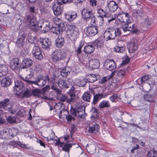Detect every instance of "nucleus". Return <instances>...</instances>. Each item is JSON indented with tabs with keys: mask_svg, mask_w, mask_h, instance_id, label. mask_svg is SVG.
I'll return each mask as SVG.
<instances>
[{
	"mask_svg": "<svg viewBox=\"0 0 157 157\" xmlns=\"http://www.w3.org/2000/svg\"><path fill=\"white\" fill-rule=\"evenodd\" d=\"M56 46L58 48H61L64 44V38L61 36H59L55 41Z\"/></svg>",
	"mask_w": 157,
	"mask_h": 157,
	"instance_id": "obj_28",
	"label": "nucleus"
},
{
	"mask_svg": "<svg viewBox=\"0 0 157 157\" xmlns=\"http://www.w3.org/2000/svg\"><path fill=\"white\" fill-rule=\"evenodd\" d=\"M72 147V144H64L63 148V150L67 152L69 150L70 147Z\"/></svg>",
	"mask_w": 157,
	"mask_h": 157,
	"instance_id": "obj_53",
	"label": "nucleus"
},
{
	"mask_svg": "<svg viewBox=\"0 0 157 157\" xmlns=\"http://www.w3.org/2000/svg\"><path fill=\"white\" fill-rule=\"evenodd\" d=\"M67 93L69 94L70 98H69L68 97H67L66 96L64 95H61L59 99L61 101H66L67 102L71 104L73 103L75 101L74 97L75 96V88L72 86H71L70 89L69 90V91Z\"/></svg>",
	"mask_w": 157,
	"mask_h": 157,
	"instance_id": "obj_4",
	"label": "nucleus"
},
{
	"mask_svg": "<svg viewBox=\"0 0 157 157\" xmlns=\"http://www.w3.org/2000/svg\"><path fill=\"white\" fill-rule=\"evenodd\" d=\"M72 1V0H57V2L56 3L60 5H62L66 3L71 2Z\"/></svg>",
	"mask_w": 157,
	"mask_h": 157,
	"instance_id": "obj_54",
	"label": "nucleus"
},
{
	"mask_svg": "<svg viewBox=\"0 0 157 157\" xmlns=\"http://www.w3.org/2000/svg\"><path fill=\"white\" fill-rule=\"evenodd\" d=\"M113 72L114 75H115L117 78H122L126 73L125 70H120L117 71H114Z\"/></svg>",
	"mask_w": 157,
	"mask_h": 157,
	"instance_id": "obj_33",
	"label": "nucleus"
},
{
	"mask_svg": "<svg viewBox=\"0 0 157 157\" xmlns=\"http://www.w3.org/2000/svg\"><path fill=\"white\" fill-rule=\"evenodd\" d=\"M32 52L33 55L36 59L40 60L43 58L41 51L38 46H34Z\"/></svg>",
	"mask_w": 157,
	"mask_h": 157,
	"instance_id": "obj_13",
	"label": "nucleus"
},
{
	"mask_svg": "<svg viewBox=\"0 0 157 157\" xmlns=\"http://www.w3.org/2000/svg\"><path fill=\"white\" fill-rule=\"evenodd\" d=\"M10 67L12 70H17L20 68L19 59L17 58L13 59L10 62Z\"/></svg>",
	"mask_w": 157,
	"mask_h": 157,
	"instance_id": "obj_23",
	"label": "nucleus"
},
{
	"mask_svg": "<svg viewBox=\"0 0 157 157\" xmlns=\"http://www.w3.org/2000/svg\"><path fill=\"white\" fill-rule=\"evenodd\" d=\"M85 106L81 105L78 107L77 109H73L71 110V113L81 118H84L85 117Z\"/></svg>",
	"mask_w": 157,
	"mask_h": 157,
	"instance_id": "obj_10",
	"label": "nucleus"
},
{
	"mask_svg": "<svg viewBox=\"0 0 157 157\" xmlns=\"http://www.w3.org/2000/svg\"><path fill=\"white\" fill-rule=\"evenodd\" d=\"M67 33L69 39L72 41H75L78 37L80 32L74 25L68 24L67 25Z\"/></svg>",
	"mask_w": 157,
	"mask_h": 157,
	"instance_id": "obj_2",
	"label": "nucleus"
},
{
	"mask_svg": "<svg viewBox=\"0 0 157 157\" xmlns=\"http://www.w3.org/2000/svg\"><path fill=\"white\" fill-rule=\"evenodd\" d=\"M117 18L121 22L125 23L130 24L133 21L132 17L127 13L122 12L118 14Z\"/></svg>",
	"mask_w": 157,
	"mask_h": 157,
	"instance_id": "obj_6",
	"label": "nucleus"
},
{
	"mask_svg": "<svg viewBox=\"0 0 157 157\" xmlns=\"http://www.w3.org/2000/svg\"><path fill=\"white\" fill-rule=\"evenodd\" d=\"M91 96L90 93L86 92L84 94L82 98L84 101L89 102L90 100Z\"/></svg>",
	"mask_w": 157,
	"mask_h": 157,
	"instance_id": "obj_44",
	"label": "nucleus"
},
{
	"mask_svg": "<svg viewBox=\"0 0 157 157\" xmlns=\"http://www.w3.org/2000/svg\"><path fill=\"white\" fill-rule=\"evenodd\" d=\"M47 80L49 81V78L48 75L44 76L40 75L36 77L35 81L33 82V84L43 86L46 84Z\"/></svg>",
	"mask_w": 157,
	"mask_h": 157,
	"instance_id": "obj_9",
	"label": "nucleus"
},
{
	"mask_svg": "<svg viewBox=\"0 0 157 157\" xmlns=\"http://www.w3.org/2000/svg\"><path fill=\"white\" fill-rule=\"evenodd\" d=\"M31 111V109L29 110V112H26L23 109H21L17 113V115L20 117H25L26 116L27 114H29V119L31 120L32 118V115L30 113V112Z\"/></svg>",
	"mask_w": 157,
	"mask_h": 157,
	"instance_id": "obj_31",
	"label": "nucleus"
},
{
	"mask_svg": "<svg viewBox=\"0 0 157 157\" xmlns=\"http://www.w3.org/2000/svg\"><path fill=\"white\" fill-rule=\"evenodd\" d=\"M99 128L100 126L99 124L94 123L89 126L88 131L91 133H96L98 132Z\"/></svg>",
	"mask_w": 157,
	"mask_h": 157,
	"instance_id": "obj_26",
	"label": "nucleus"
},
{
	"mask_svg": "<svg viewBox=\"0 0 157 157\" xmlns=\"http://www.w3.org/2000/svg\"><path fill=\"white\" fill-rule=\"evenodd\" d=\"M108 95V94L106 93H99L96 94L94 96L92 103L94 105L96 104L101 99L106 98Z\"/></svg>",
	"mask_w": 157,
	"mask_h": 157,
	"instance_id": "obj_18",
	"label": "nucleus"
},
{
	"mask_svg": "<svg viewBox=\"0 0 157 157\" xmlns=\"http://www.w3.org/2000/svg\"><path fill=\"white\" fill-rule=\"evenodd\" d=\"M121 41H119L118 43V45L115 47L114 50L115 52L119 53H122L124 51L125 47L124 45H120L119 44L120 42Z\"/></svg>",
	"mask_w": 157,
	"mask_h": 157,
	"instance_id": "obj_36",
	"label": "nucleus"
},
{
	"mask_svg": "<svg viewBox=\"0 0 157 157\" xmlns=\"http://www.w3.org/2000/svg\"><path fill=\"white\" fill-rule=\"evenodd\" d=\"M149 76L147 75H144L141 78L138 79L136 81L139 85H140L142 84L145 83L146 81L149 79Z\"/></svg>",
	"mask_w": 157,
	"mask_h": 157,
	"instance_id": "obj_40",
	"label": "nucleus"
},
{
	"mask_svg": "<svg viewBox=\"0 0 157 157\" xmlns=\"http://www.w3.org/2000/svg\"><path fill=\"white\" fill-rule=\"evenodd\" d=\"M25 89V87L23 82L21 80L15 81V86H14V93L18 96L22 95V93Z\"/></svg>",
	"mask_w": 157,
	"mask_h": 157,
	"instance_id": "obj_7",
	"label": "nucleus"
},
{
	"mask_svg": "<svg viewBox=\"0 0 157 157\" xmlns=\"http://www.w3.org/2000/svg\"><path fill=\"white\" fill-rule=\"evenodd\" d=\"M53 21L54 24L56 25V26H60V25L61 24H63L61 20L59 18L57 17L54 18L53 19Z\"/></svg>",
	"mask_w": 157,
	"mask_h": 157,
	"instance_id": "obj_48",
	"label": "nucleus"
},
{
	"mask_svg": "<svg viewBox=\"0 0 157 157\" xmlns=\"http://www.w3.org/2000/svg\"><path fill=\"white\" fill-rule=\"evenodd\" d=\"M39 41L41 43L42 47L44 49L47 51L49 50L51 43L48 38H40Z\"/></svg>",
	"mask_w": 157,
	"mask_h": 157,
	"instance_id": "obj_19",
	"label": "nucleus"
},
{
	"mask_svg": "<svg viewBox=\"0 0 157 157\" xmlns=\"http://www.w3.org/2000/svg\"><path fill=\"white\" fill-rule=\"evenodd\" d=\"M87 81V79H85L82 77L75 79L74 81V83L76 86L83 87L85 86Z\"/></svg>",
	"mask_w": 157,
	"mask_h": 157,
	"instance_id": "obj_25",
	"label": "nucleus"
},
{
	"mask_svg": "<svg viewBox=\"0 0 157 157\" xmlns=\"http://www.w3.org/2000/svg\"><path fill=\"white\" fill-rule=\"evenodd\" d=\"M66 56V54L63 53L60 50H56L52 53V59L53 63H56L60 60L64 59Z\"/></svg>",
	"mask_w": 157,
	"mask_h": 157,
	"instance_id": "obj_5",
	"label": "nucleus"
},
{
	"mask_svg": "<svg viewBox=\"0 0 157 157\" xmlns=\"http://www.w3.org/2000/svg\"><path fill=\"white\" fill-rule=\"evenodd\" d=\"M32 95L36 96L39 98L47 99V98L44 96L43 94L41 92L40 90L38 89H36L34 90H32Z\"/></svg>",
	"mask_w": 157,
	"mask_h": 157,
	"instance_id": "obj_29",
	"label": "nucleus"
},
{
	"mask_svg": "<svg viewBox=\"0 0 157 157\" xmlns=\"http://www.w3.org/2000/svg\"><path fill=\"white\" fill-rule=\"evenodd\" d=\"M71 71V69L69 67H66L60 71L61 75L64 77H66L70 73Z\"/></svg>",
	"mask_w": 157,
	"mask_h": 157,
	"instance_id": "obj_34",
	"label": "nucleus"
},
{
	"mask_svg": "<svg viewBox=\"0 0 157 157\" xmlns=\"http://www.w3.org/2000/svg\"><path fill=\"white\" fill-rule=\"evenodd\" d=\"M90 20L91 24L93 25L94 24L96 25L97 20H96L95 17L93 15L90 17Z\"/></svg>",
	"mask_w": 157,
	"mask_h": 157,
	"instance_id": "obj_55",
	"label": "nucleus"
},
{
	"mask_svg": "<svg viewBox=\"0 0 157 157\" xmlns=\"http://www.w3.org/2000/svg\"><path fill=\"white\" fill-rule=\"evenodd\" d=\"M129 59L128 57L127 56L125 57L124 59H123L122 64H128L129 62Z\"/></svg>",
	"mask_w": 157,
	"mask_h": 157,
	"instance_id": "obj_59",
	"label": "nucleus"
},
{
	"mask_svg": "<svg viewBox=\"0 0 157 157\" xmlns=\"http://www.w3.org/2000/svg\"><path fill=\"white\" fill-rule=\"evenodd\" d=\"M9 100L8 99H5L3 101L0 102V109L2 111L3 110H10L11 109V106H9Z\"/></svg>",
	"mask_w": 157,
	"mask_h": 157,
	"instance_id": "obj_17",
	"label": "nucleus"
},
{
	"mask_svg": "<svg viewBox=\"0 0 157 157\" xmlns=\"http://www.w3.org/2000/svg\"><path fill=\"white\" fill-rule=\"evenodd\" d=\"M147 157H157V153L154 150H150L147 154Z\"/></svg>",
	"mask_w": 157,
	"mask_h": 157,
	"instance_id": "obj_49",
	"label": "nucleus"
},
{
	"mask_svg": "<svg viewBox=\"0 0 157 157\" xmlns=\"http://www.w3.org/2000/svg\"><path fill=\"white\" fill-rule=\"evenodd\" d=\"M33 64L32 60L29 58H25L23 59L21 64V68H28L32 66Z\"/></svg>",
	"mask_w": 157,
	"mask_h": 157,
	"instance_id": "obj_24",
	"label": "nucleus"
},
{
	"mask_svg": "<svg viewBox=\"0 0 157 157\" xmlns=\"http://www.w3.org/2000/svg\"><path fill=\"white\" fill-rule=\"evenodd\" d=\"M100 63L98 60L94 59L89 60L86 64V67L90 70L97 69L99 67Z\"/></svg>",
	"mask_w": 157,
	"mask_h": 157,
	"instance_id": "obj_11",
	"label": "nucleus"
},
{
	"mask_svg": "<svg viewBox=\"0 0 157 157\" xmlns=\"http://www.w3.org/2000/svg\"><path fill=\"white\" fill-rule=\"evenodd\" d=\"M104 65L106 69L110 71L114 69L116 67V64L113 59L106 60L105 62Z\"/></svg>",
	"mask_w": 157,
	"mask_h": 157,
	"instance_id": "obj_16",
	"label": "nucleus"
},
{
	"mask_svg": "<svg viewBox=\"0 0 157 157\" xmlns=\"http://www.w3.org/2000/svg\"><path fill=\"white\" fill-rule=\"evenodd\" d=\"M94 48L93 45H87L84 48V52L87 53H91L94 51Z\"/></svg>",
	"mask_w": 157,
	"mask_h": 157,
	"instance_id": "obj_41",
	"label": "nucleus"
},
{
	"mask_svg": "<svg viewBox=\"0 0 157 157\" xmlns=\"http://www.w3.org/2000/svg\"><path fill=\"white\" fill-rule=\"evenodd\" d=\"M97 13L99 15L98 17H100L102 18L105 17H107L106 16L107 14H106L105 12L102 9H100L98 10Z\"/></svg>",
	"mask_w": 157,
	"mask_h": 157,
	"instance_id": "obj_46",
	"label": "nucleus"
},
{
	"mask_svg": "<svg viewBox=\"0 0 157 157\" xmlns=\"http://www.w3.org/2000/svg\"><path fill=\"white\" fill-rule=\"evenodd\" d=\"M36 142L39 144L41 146H43L44 148L45 147V144L44 142H43L42 140H38L36 141Z\"/></svg>",
	"mask_w": 157,
	"mask_h": 157,
	"instance_id": "obj_63",
	"label": "nucleus"
},
{
	"mask_svg": "<svg viewBox=\"0 0 157 157\" xmlns=\"http://www.w3.org/2000/svg\"><path fill=\"white\" fill-rule=\"evenodd\" d=\"M114 73H112L111 75H109L103 77L99 81L100 84H104L107 81L110 79L112 77L114 76Z\"/></svg>",
	"mask_w": 157,
	"mask_h": 157,
	"instance_id": "obj_42",
	"label": "nucleus"
},
{
	"mask_svg": "<svg viewBox=\"0 0 157 157\" xmlns=\"http://www.w3.org/2000/svg\"><path fill=\"white\" fill-rule=\"evenodd\" d=\"M55 144L61 147L63 146L64 144V143L60 142V140L59 139L56 140Z\"/></svg>",
	"mask_w": 157,
	"mask_h": 157,
	"instance_id": "obj_61",
	"label": "nucleus"
},
{
	"mask_svg": "<svg viewBox=\"0 0 157 157\" xmlns=\"http://www.w3.org/2000/svg\"><path fill=\"white\" fill-rule=\"evenodd\" d=\"M32 95V92L31 90L27 89L22 94V98H29Z\"/></svg>",
	"mask_w": 157,
	"mask_h": 157,
	"instance_id": "obj_43",
	"label": "nucleus"
},
{
	"mask_svg": "<svg viewBox=\"0 0 157 157\" xmlns=\"http://www.w3.org/2000/svg\"><path fill=\"white\" fill-rule=\"evenodd\" d=\"M104 22L103 18L98 17V18L97 19L96 25L97 26H101Z\"/></svg>",
	"mask_w": 157,
	"mask_h": 157,
	"instance_id": "obj_50",
	"label": "nucleus"
},
{
	"mask_svg": "<svg viewBox=\"0 0 157 157\" xmlns=\"http://www.w3.org/2000/svg\"><path fill=\"white\" fill-rule=\"evenodd\" d=\"M77 13L75 11H68L64 14L65 18L70 22L75 20L77 17Z\"/></svg>",
	"mask_w": 157,
	"mask_h": 157,
	"instance_id": "obj_15",
	"label": "nucleus"
},
{
	"mask_svg": "<svg viewBox=\"0 0 157 157\" xmlns=\"http://www.w3.org/2000/svg\"><path fill=\"white\" fill-rule=\"evenodd\" d=\"M97 78L95 77V75H91V78L90 79V81H89L91 82H95V81L97 80Z\"/></svg>",
	"mask_w": 157,
	"mask_h": 157,
	"instance_id": "obj_60",
	"label": "nucleus"
},
{
	"mask_svg": "<svg viewBox=\"0 0 157 157\" xmlns=\"http://www.w3.org/2000/svg\"><path fill=\"white\" fill-rule=\"evenodd\" d=\"M109 99L112 102L116 103L120 101L121 98L120 95L117 94H115L110 97Z\"/></svg>",
	"mask_w": 157,
	"mask_h": 157,
	"instance_id": "obj_32",
	"label": "nucleus"
},
{
	"mask_svg": "<svg viewBox=\"0 0 157 157\" xmlns=\"http://www.w3.org/2000/svg\"><path fill=\"white\" fill-rule=\"evenodd\" d=\"M26 20L29 24L31 29L35 32H37L38 30L41 29L43 25L45 26L43 29L44 33L48 31L50 29L48 25L49 23L46 24L45 22L44 23L42 20H40L39 22H38L35 17L29 16L27 17Z\"/></svg>",
	"mask_w": 157,
	"mask_h": 157,
	"instance_id": "obj_1",
	"label": "nucleus"
},
{
	"mask_svg": "<svg viewBox=\"0 0 157 157\" xmlns=\"http://www.w3.org/2000/svg\"><path fill=\"white\" fill-rule=\"evenodd\" d=\"M51 88L56 92L57 94H59L61 93L60 90L58 88V86L56 85V84H53L51 86Z\"/></svg>",
	"mask_w": 157,
	"mask_h": 157,
	"instance_id": "obj_51",
	"label": "nucleus"
},
{
	"mask_svg": "<svg viewBox=\"0 0 157 157\" xmlns=\"http://www.w3.org/2000/svg\"><path fill=\"white\" fill-rule=\"evenodd\" d=\"M127 47L130 52L132 53L135 52L137 48L136 40H131L128 43Z\"/></svg>",
	"mask_w": 157,
	"mask_h": 157,
	"instance_id": "obj_22",
	"label": "nucleus"
},
{
	"mask_svg": "<svg viewBox=\"0 0 157 157\" xmlns=\"http://www.w3.org/2000/svg\"><path fill=\"white\" fill-rule=\"evenodd\" d=\"M132 15L134 17L138 19L144 17L146 23L149 25L150 24L148 23V19L147 18V17L146 16H144L143 11L141 8H138L136 10H133L132 12Z\"/></svg>",
	"mask_w": 157,
	"mask_h": 157,
	"instance_id": "obj_8",
	"label": "nucleus"
},
{
	"mask_svg": "<svg viewBox=\"0 0 157 157\" xmlns=\"http://www.w3.org/2000/svg\"><path fill=\"white\" fill-rule=\"evenodd\" d=\"M32 77V75L31 74H30L27 75L25 78H23V79L25 82L32 84H33V81L31 80Z\"/></svg>",
	"mask_w": 157,
	"mask_h": 157,
	"instance_id": "obj_45",
	"label": "nucleus"
},
{
	"mask_svg": "<svg viewBox=\"0 0 157 157\" xmlns=\"http://www.w3.org/2000/svg\"><path fill=\"white\" fill-rule=\"evenodd\" d=\"M50 87L49 85H47L43 89V90L44 92V94L46 92H47L50 89Z\"/></svg>",
	"mask_w": 157,
	"mask_h": 157,
	"instance_id": "obj_64",
	"label": "nucleus"
},
{
	"mask_svg": "<svg viewBox=\"0 0 157 157\" xmlns=\"http://www.w3.org/2000/svg\"><path fill=\"white\" fill-rule=\"evenodd\" d=\"M11 83V80L8 77L4 78L1 80V86L3 87L8 86Z\"/></svg>",
	"mask_w": 157,
	"mask_h": 157,
	"instance_id": "obj_35",
	"label": "nucleus"
},
{
	"mask_svg": "<svg viewBox=\"0 0 157 157\" xmlns=\"http://www.w3.org/2000/svg\"><path fill=\"white\" fill-rule=\"evenodd\" d=\"M121 34V31L120 28L116 29H109L105 31L104 34V37L105 40H113L117 36H119Z\"/></svg>",
	"mask_w": 157,
	"mask_h": 157,
	"instance_id": "obj_3",
	"label": "nucleus"
},
{
	"mask_svg": "<svg viewBox=\"0 0 157 157\" xmlns=\"http://www.w3.org/2000/svg\"><path fill=\"white\" fill-rule=\"evenodd\" d=\"M7 67L6 65L0 66V77L6 75L7 73Z\"/></svg>",
	"mask_w": 157,
	"mask_h": 157,
	"instance_id": "obj_38",
	"label": "nucleus"
},
{
	"mask_svg": "<svg viewBox=\"0 0 157 157\" xmlns=\"http://www.w3.org/2000/svg\"><path fill=\"white\" fill-rule=\"evenodd\" d=\"M110 106V103L107 100H103L100 102L99 105V107L100 109L109 107Z\"/></svg>",
	"mask_w": 157,
	"mask_h": 157,
	"instance_id": "obj_39",
	"label": "nucleus"
},
{
	"mask_svg": "<svg viewBox=\"0 0 157 157\" xmlns=\"http://www.w3.org/2000/svg\"><path fill=\"white\" fill-rule=\"evenodd\" d=\"M144 99L150 102H154V100L153 96L150 94H147L144 95Z\"/></svg>",
	"mask_w": 157,
	"mask_h": 157,
	"instance_id": "obj_47",
	"label": "nucleus"
},
{
	"mask_svg": "<svg viewBox=\"0 0 157 157\" xmlns=\"http://www.w3.org/2000/svg\"><path fill=\"white\" fill-rule=\"evenodd\" d=\"M84 31L87 36H92L98 33V27L93 26L87 27L84 29Z\"/></svg>",
	"mask_w": 157,
	"mask_h": 157,
	"instance_id": "obj_12",
	"label": "nucleus"
},
{
	"mask_svg": "<svg viewBox=\"0 0 157 157\" xmlns=\"http://www.w3.org/2000/svg\"><path fill=\"white\" fill-rule=\"evenodd\" d=\"M128 24L125 23L124 24L122 25V29L124 32H126L127 31H128Z\"/></svg>",
	"mask_w": 157,
	"mask_h": 157,
	"instance_id": "obj_58",
	"label": "nucleus"
},
{
	"mask_svg": "<svg viewBox=\"0 0 157 157\" xmlns=\"http://www.w3.org/2000/svg\"><path fill=\"white\" fill-rule=\"evenodd\" d=\"M104 44V42L101 40H98L96 42V45L98 48H101Z\"/></svg>",
	"mask_w": 157,
	"mask_h": 157,
	"instance_id": "obj_57",
	"label": "nucleus"
},
{
	"mask_svg": "<svg viewBox=\"0 0 157 157\" xmlns=\"http://www.w3.org/2000/svg\"><path fill=\"white\" fill-rule=\"evenodd\" d=\"M82 14L83 18L87 21L90 19V17L93 15L91 10L89 8L83 9Z\"/></svg>",
	"mask_w": 157,
	"mask_h": 157,
	"instance_id": "obj_14",
	"label": "nucleus"
},
{
	"mask_svg": "<svg viewBox=\"0 0 157 157\" xmlns=\"http://www.w3.org/2000/svg\"><path fill=\"white\" fill-rule=\"evenodd\" d=\"M60 5L58 3H55L53 6L52 10L54 14L56 16L59 15L61 13Z\"/></svg>",
	"mask_w": 157,
	"mask_h": 157,
	"instance_id": "obj_27",
	"label": "nucleus"
},
{
	"mask_svg": "<svg viewBox=\"0 0 157 157\" xmlns=\"http://www.w3.org/2000/svg\"><path fill=\"white\" fill-rule=\"evenodd\" d=\"M107 6L110 12H114L118 7V4L115 1H111L108 2Z\"/></svg>",
	"mask_w": 157,
	"mask_h": 157,
	"instance_id": "obj_20",
	"label": "nucleus"
},
{
	"mask_svg": "<svg viewBox=\"0 0 157 157\" xmlns=\"http://www.w3.org/2000/svg\"><path fill=\"white\" fill-rule=\"evenodd\" d=\"M7 121L10 123H14L16 122V119L14 117L9 116L7 119Z\"/></svg>",
	"mask_w": 157,
	"mask_h": 157,
	"instance_id": "obj_56",
	"label": "nucleus"
},
{
	"mask_svg": "<svg viewBox=\"0 0 157 157\" xmlns=\"http://www.w3.org/2000/svg\"><path fill=\"white\" fill-rule=\"evenodd\" d=\"M68 82V81H64L59 79L58 82V84L59 86L61 88H67L69 87V85L67 84Z\"/></svg>",
	"mask_w": 157,
	"mask_h": 157,
	"instance_id": "obj_37",
	"label": "nucleus"
},
{
	"mask_svg": "<svg viewBox=\"0 0 157 157\" xmlns=\"http://www.w3.org/2000/svg\"><path fill=\"white\" fill-rule=\"evenodd\" d=\"M128 31H132L134 33H136V29L135 27V25L133 24L132 26H129L128 24Z\"/></svg>",
	"mask_w": 157,
	"mask_h": 157,
	"instance_id": "obj_52",
	"label": "nucleus"
},
{
	"mask_svg": "<svg viewBox=\"0 0 157 157\" xmlns=\"http://www.w3.org/2000/svg\"><path fill=\"white\" fill-rule=\"evenodd\" d=\"M65 29V26L64 24H61L60 26H56L55 27L52 28V32L54 33L57 35L59 34L63 31Z\"/></svg>",
	"mask_w": 157,
	"mask_h": 157,
	"instance_id": "obj_21",
	"label": "nucleus"
},
{
	"mask_svg": "<svg viewBox=\"0 0 157 157\" xmlns=\"http://www.w3.org/2000/svg\"><path fill=\"white\" fill-rule=\"evenodd\" d=\"M25 38V35L24 34L20 35L18 36L16 43L19 47H22L24 45Z\"/></svg>",
	"mask_w": 157,
	"mask_h": 157,
	"instance_id": "obj_30",
	"label": "nucleus"
},
{
	"mask_svg": "<svg viewBox=\"0 0 157 157\" xmlns=\"http://www.w3.org/2000/svg\"><path fill=\"white\" fill-rule=\"evenodd\" d=\"M49 82H50L51 83H52L53 84H56L57 83V80L56 79V77L55 76H53V78H52V80H50L49 79V81H48Z\"/></svg>",
	"mask_w": 157,
	"mask_h": 157,
	"instance_id": "obj_62",
	"label": "nucleus"
}]
</instances>
